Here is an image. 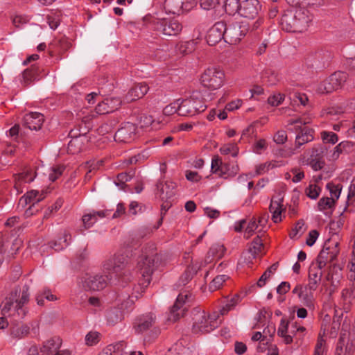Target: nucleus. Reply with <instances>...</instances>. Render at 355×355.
Wrapping results in <instances>:
<instances>
[{
  "instance_id": "nucleus-50",
  "label": "nucleus",
  "mask_w": 355,
  "mask_h": 355,
  "mask_svg": "<svg viewBox=\"0 0 355 355\" xmlns=\"http://www.w3.org/2000/svg\"><path fill=\"white\" fill-rule=\"evenodd\" d=\"M37 73V68L35 66H31V68L24 70L23 72V79L25 83L28 84L30 82L36 80Z\"/></svg>"
},
{
  "instance_id": "nucleus-39",
  "label": "nucleus",
  "mask_w": 355,
  "mask_h": 355,
  "mask_svg": "<svg viewBox=\"0 0 355 355\" xmlns=\"http://www.w3.org/2000/svg\"><path fill=\"white\" fill-rule=\"evenodd\" d=\"M170 256L168 253L157 254V271L164 272L169 268Z\"/></svg>"
},
{
  "instance_id": "nucleus-64",
  "label": "nucleus",
  "mask_w": 355,
  "mask_h": 355,
  "mask_svg": "<svg viewBox=\"0 0 355 355\" xmlns=\"http://www.w3.org/2000/svg\"><path fill=\"white\" fill-rule=\"evenodd\" d=\"M273 141L277 144H283L287 141V134L284 130H278L273 137Z\"/></svg>"
},
{
  "instance_id": "nucleus-15",
  "label": "nucleus",
  "mask_w": 355,
  "mask_h": 355,
  "mask_svg": "<svg viewBox=\"0 0 355 355\" xmlns=\"http://www.w3.org/2000/svg\"><path fill=\"white\" fill-rule=\"evenodd\" d=\"M339 253L338 243L330 245L325 243L316 259V263L320 267H325L328 263H332Z\"/></svg>"
},
{
  "instance_id": "nucleus-16",
  "label": "nucleus",
  "mask_w": 355,
  "mask_h": 355,
  "mask_svg": "<svg viewBox=\"0 0 355 355\" xmlns=\"http://www.w3.org/2000/svg\"><path fill=\"white\" fill-rule=\"evenodd\" d=\"M294 17L296 26V32L302 33L306 31L312 21V16L305 8H294Z\"/></svg>"
},
{
  "instance_id": "nucleus-6",
  "label": "nucleus",
  "mask_w": 355,
  "mask_h": 355,
  "mask_svg": "<svg viewBox=\"0 0 355 355\" xmlns=\"http://www.w3.org/2000/svg\"><path fill=\"white\" fill-rule=\"evenodd\" d=\"M305 331L306 328L298 324L296 322L289 326L288 322L282 320L277 329V335L283 338L286 345H289L293 342L294 338L297 340L302 339L304 336Z\"/></svg>"
},
{
  "instance_id": "nucleus-59",
  "label": "nucleus",
  "mask_w": 355,
  "mask_h": 355,
  "mask_svg": "<svg viewBox=\"0 0 355 355\" xmlns=\"http://www.w3.org/2000/svg\"><path fill=\"white\" fill-rule=\"evenodd\" d=\"M63 166H56L51 168L49 178L51 182L55 181L63 173L64 170Z\"/></svg>"
},
{
  "instance_id": "nucleus-18",
  "label": "nucleus",
  "mask_w": 355,
  "mask_h": 355,
  "mask_svg": "<svg viewBox=\"0 0 355 355\" xmlns=\"http://www.w3.org/2000/svg\"><path fill=\"white\" fill-rule=\"evenodd\" d=\"M347 74L343 71H336L323 82L324 92L330 93L340 88L346 82Z\"/></svg>"
},
{
  "instance_id": "nucleus-11",
  "label": "nucleus",
  "mask_w": 355,
  "mask_h": 355,
  "mask_svg": "<svg viewBox=\"0 0 355 355\" xmlns=\"http://www.w3.org/2000/svg\"><path fill=\"white\" fill-rule=\"evenodd\" d=\"M182 30V24L175 19L157 18V31L164 35L176 36Z\"/></svg>"
},
{
  "instance_id": "nucleus-58",
  "label": "nucleus",
  "mask_w": 355,
  "mask_h": 355,
  "mask_svg": "<svg viewBox=\"0 0 355 355\" xmlns=\"http://www.w3.org/2000/svg\"><path fill=\"white\" fill-rule=\"evenodd\" d=\"M320 191V187L315 184H310L305 191L306 196L311 199H316L319 196Z\"/></svg>"
},
{
  "instance_id": "nucleus-49",
  "label": "nucleus",
  "mask_w": 355,
  "mask_h": 355,
  "mask_svg": "<svg viewBox=\"0 0 355 355\" xmlns=\"http://www.w3.org/2000/svg\"><path fill=\"white\" fill-rule=\"evenodd\" d=\"M37 195L38 191L32 190L20 198L19 204L22 206L28 204H32L33 205L36 202V198L37 197Z\"/></svg>"
},
{
  "instance_id": "nucleus-13",
  "label": "nucleus",
  "mask_w": 355,
  "mask_h": 355,
  "mask_svg": "<svg viewBox=\"0 0 355 355\" xmlns=\"http://www.w3.org/2000/svg\"><path fill=\"white\" fill-rule=\"evenodd\" d=\"M316 289H311L309 285L297 284L293 289L292 293L297 295L301 302L309 309H314L315 298L313 292Z\"/></svg>"
},
{
  "instance_id": "nucleus-36",
  "label": "nucleus",
  "mask_w": 355,
  "mask_h": 355,
  "mask_svg": "<svg viewBox=\"0 0 355 355\" xmlns=\"http://www.w3.org/2000/svg\"><path fill=\"white\" fill-rule=\"evenodd\" d=\"M97 219L92 211L89 214H85L82 217L83 225L79 228L78 232L81 234H84L85 230L92 227L93 225L96 223Z\"/></svg>"
},
{
  "instance_id": "nucleus-42",
  "label": "nucleus",
  "mask_w": 355,
  "mask_h": 355,
  "mask_svg": "<svg viewBox=\"0 0 355 355\" xmlns=\"http://www.w3.org/2000/svg\"><path fill=\"white\" fill-rule=\"evenodd\" d=\"M240 5V0H224L225 10L230 15H234L237 12L239 14Z\"/></svg>"
},
{
  "instance_id": "nucleus-10",
  "label": "nucleus",
  "mask_w": 355,
  "mask_h": 355,
  "mask_svg": "<svg viewBox=\"0 0 355 355\" xmlns=\"http://www.w3.org/2000/svg\"><path fill=\"white\" fill-rule=\"evenodd\" d=\"M207 108L205 103L198 98L184 99L178 106V114L181 116H194L204 112Z\"/></svg>"
},
{
  "instance_id": "nucleus-41",
  "label": "nucleus",
  "mask_w": 355,
  "mask_h": 355,
  "mask_svg": "<svg viewBox=\"0 0 355 355\" xmlns=\"http://www.w3.org/2000/svg\"><path fill=\"white\" fill-rule=\"evenodd\" d=\"M123 319V313L121 309H112L107 312V320L110 324H115Z\"/></svg>"
},
{
  "instance_id": "nucleus-32",
  "label": "nucleus",
  "mask_w": 355,
  "mask_h": 355,
  "mask_svg": "<svg viewBox=\"0 0 355 355\" xmlns=\"http://www.w3.org/2000/svg\"><path fill=\"white\" fill-rule=\"evenodd\" d=\"M227 166L223 164L218 155L213 157L211 164V171L212 173L218 174L223 177L226 174Z\"/></svg>"
},
{
  "instance_id": "nucleus-47",
  "label": "nucleus",
  "mask_w": 355,
  "mask_h": 355,
  "mask_svg": "<svg viewBox=\"0 0 355 355\" xmlns=\"http://www.w3.org/2000/svg\"><path fill=\"white\" fill-rule=\"evenodd\" d=\"M347 207L345 211H353L355 209V182L352 181L349 188L347 200Z\"/></svg>"
},
{
  "instance_id": "nucleus-5",
  "label": "nucleus",
  "mask_w": 355,
  "mask_h": 355,
  "mask_svg": "<svg viewBox=\"0 0 355 355\" xmlns=\"http://www.w3.org/2000/svg\"><path fill=\"white\" fill-rule=\"evenodd\" d=\"M155 254L153 252H145L138 261V269L141 275L139 279V285L144 289L146 288L150 282L151 276L155 270L154 266Z\"/></svg>"
},
{
  "instance_id": "nucleus-45",
  "label": "nucleus",
  "mask_w": 355,
  "mask_h": 355,
  "mask_svg": "<svg viewBox=\"0 0 355 355\" xmlns=\"http://www.w3.org/2000/svg\"><path fill=\"white\" fill-rule=\"evenodd\" d=\"M263 248V244L262 240L259 236H257L251 243L250 247L249 248V252L251 254L253 258H256L257 256L261 253Z\"/></svg>"
},
{
  "instance_id": "nucleus-19",
  "label": "nucleus",
  "mask_w": 355,
  "mask_h": 355,
  "mask_svg": "<svg viewBox=\"0 0 355 355\" xmlns=\"http://www.w3.org/2000/svg\"><path fill=\"white\" fill-rule=\"evenodd\" d=\"M226 24L225 21H220L214 24L209 28L207 35V42L209 45L214 46L219 42L222 39L225 40Z\"/></svg>"
},
{
  "instance_id": "nucleus-9",
  "label": "nucleus",
  "mask_w": 355,
  "mask_h": 355,
  "mask_svg": "<svg viewBox=\"0 0 355 355\" xmlns=\"http://www.w3.org/2000/svg\"><path fill=\"white\" fill-rule=\"evenodd\" d=\"M81 284L86 291H98L105 288L108 284L114 283L110 281L108 275L104 273V275H87L83 278Z\"/></svg>"
},
{
  "instance_id": "nucleus-43",
  "label": "nucleus",
  "mask_w": 355,
  "mask_h": 355,
  "mask_svg": "<svg viewBox=\"0 0 355 355\" xmlns=\"http://www.w3.org/2000/svg\"><path fill=\"white\" fill-rule=\"evenodd\" d=\"M353 144L350 141H345L338 144L335 148L331 155L332 159H337L343 153H347L352 147Z\"/></svg>"
},
{
  "instance_id": "nucleus-14",
  "label": "nucleus",
  "mask_w": 355,
  "mask_h": 355,
  "mask_svg": "<svg viewBox=\"0 0 355 355\" xmlns=\"http://www.w3.org/2000/svg\"><path fill=\"white\" fill-rule=\"evenodd\" d=\"M195 5V0H165L164 9L166 13L180 15L190 10Z\"/></svg>"
},
{
  "instance_id": "nucleus-20",
  "label": "nucleus",
  "mask_w": 355,
  "mask_h": 355,
  "mask_svg": "<svg viewBox=\"0 0 355 355\" xmlns=\"http://www.w3.org/2000/svg\"><path fill=\"white\" fill-rule=\"evenodd\" d=\"M283 202L284 197L281 193L275 195L271 198L269 211L272 214V220L275 223L282 221V213L286 210Z\"/></svg>"
},
{
  "instance_id": "nucleus-1",
  "label": "nucleus",
  "mask_w": 355,
  "mask_h": 355,
  "mask_svg": "<svg viewBox=\"0 0 355 355\" xmlns=\"http://www.w3.org/2000/svg\"><path fill=\"white\" fill-rule=\"evenodd\" d=\"M28 300L29 293L27 286H24L22 289L16 288L10 293L9 297L6 298L5 302L1 305V313L4 315L10 314L12 309H14L19 315L24 316L25 311L23 306L28 302Z\"/></svg>"
},
{
  "instance_id": "nucleus-7",
  "label": "nucleus",
  "mask_w": 355,
  "mask_h": 355,
  "mask_svg": "<svg viewBox=\"0 0 355 355\" xmlns=\"http://www.w3.org/2000/svg\"><path fill=\"white\" fill-rule=\"evenodd\" d=\"M225 73L218 67H209L201 75L200 81L203 86L211 89H217L223 86Z\"/></svg>"
},
{
  "instance_id": "nucleus-21",
  "label": "nucleus",
  "mask_w": 355,
  "mask_h": 355,
  "mask_svg": "<svg viewBox=\"0 0 355 355\" xmlns=\"http://www.w3.org/2000/svg\"><path fill=\"white\" fill-rule=\"evenodd\" d=\"M135 125L132 123L127 122L115 133L114 139L116 141L128 143L135 139Z\"/></svg>"
},
{
  "instance_id": "nucleus-2",
  "label": "nucleus",
  "mask_w": 355,
  "mask_h": 355,
  "mask_svg": "<svg viewBox=\"0 0 355 355\" xmlns=\"http://www.w3.org/2000/svg\"><path fill=\"white\" fill-rule=\"evenodd\" d=\"M127 262V256L118 252L105 261L103 265V272L108 275L110 281L116 284L124 275L123 270Z\"/></svg>"
},
{
  "instance_id": "nucleus-4",
  "label": "nucleus",
  "mask_w": 355,
  "mask_h": 355,
  "mask_svg": "<svg viewBox=\"0 0 355 355\" xmlns=\"http://www.w3.org/2000/svg\"><path fill=\"white\" fill-rule=\"evenodd\" d=\"M310 123V119L299 117L296 119H289L288 126L294 125V130L297 135L295 138V149L300 148L302 145L313 140L314 130L308 127H302V125H306Z\"/></svg>"
},
{
  "instance_id": "nucleus-44",
  "label": "nucleus",
  "mask_w": 355,
  "mask_h": 355,
  "mask_svg": "<svg viewBox=\"0 0 355 355\" xmlns=\"http://www.w3.org/2000/svg\"><path fill=\"white\" fill-rule=\"evenodd\" d=\"M199 267L189 266L180 278V284L186 285L197 273Z\"/></svg>"
},
{
  "instance_id": "nucleus-40",
  "label": "nucleus",
  "mask_w": 355,
  "mask_h": 355,
  "mask_svg": "<svg viewBox=\"0 0 355 355\" xmlns=\"http://www.w3.org/2000/svg\"><path fill=\"white\" fill-rule=\"evenodd\" d=\"M278 266V262H276L270 266L260 277L257 282V286L259 288L263 287L266 284V281L270 279V277L275 272Z\"/></svg>"
},
{
  "instance_id": "nucleus-63",
  "label": "nucleus",
  "mask_w": 355,
  "mask_h": 355,
  "mask_svg": "<svg viewBox=\"0 0 355 355\" xmlns=\"http://www.w3.org/2000/svg\"><path fill=\"white\" fill-rule=\"evenodd\" d=\"M107 104L108 103L106 102L105 99L101 102H98L97 106L95 108V112L98 114H105L112 112Z\"/></svg>"
},
{
  "instance_id": "nucleus-48",
  "label": "nucleus",
  "mask_w": 355,
  "mask_h": 355,
  "mask_svg": "<svg viewBox=\"0 0 355 355\" xmlns=\"http://www.w3.org/2000/svg\"><path fill=\"white\" fill-rule=\"evenodd\" d=\"M84 137V136H81L72 139L68 144V152L71 154L78 153L82 148V139Z\"/></svg>"
},
{
  "instance_id": "nucleus-33",
  "label": "nucleus",
  "mask_w": 355,
  "mask_h": 355,
  "mask_svg": "<svg viewBox=\"0 0 355 355\" xmlns=\"http://www.w3.org/2000/svg\"><path fill=\"white\" fill-rule=\"evenodd\" d=\"M153 318L151 315H143L139 318L135 324V329L137 333H142L150 328L152 324Z\"/></svg>"
},
{
  "instance_id": "nucleus-8",
  "label": "nucleus",
  "mask_w": 355,
  "mask_h": 355,
  "mask_svg": "<svg viewBox=\"0 0 355 355\" xmlns=\"http://www.w3.org/2000/svg\"><path fill=\"white\" fill-rule=\"evenodd\" d=\"M250 28V24L245 21L226 25L225 42L230 44H237L248 33Z\"/></svg>"
},
{
  "instance_id": "nucleus-23",
  "label": "nucleus",
  "mask_w": 355,
  "mask_h": 355,
  "mask_svg": "<svg viewBox=\"0 0 355 355\" xmlns=\"http://www.w3.org/2000/svg\"><path fill=\"white\" fill-rule=\"evenodd\" d=\"M241 297L238 294H235L232 297L225 298L218 305V311H216L217 314L220 315H225L229 313L231 310L234 309L235 306L240 302Z\"/></svg>"
},
{
  "instance_id": "nucleus-62",
  "label": "nucleus",
  "mask_w": 355,
  "mask_h": 355,
  "mask_svg": "<svg viewBox=\"0 0 355 355\" xmlns=\"http://www.w3.org/2000/svg\"><path fill=\"white\" fill-rule=\"evenodd\" d=\"M141 212V205L137 201H132L127 212L128 216H135Z\"/></svg>"
},
{
  "instance_id": "nucleus-27",
  "label": "nucleus",
  "mask_w": 355,
  "mask_h": 355,
  "mask_svg": "<svg viewBox=\"0 0 355 355\" xmlns=\"http://www.w3.org/2000/svg\"><path fill=\"white\" fill-rule=\"evenodd\" d=\"M148 87L144 83L137 84L132 87L125 97L127 103L143 97L148 92Z\"/></svg>"
},
{
  "instance_id": "nucleus-29",
  "label": "nucleus",
  "mask_w": 355,
  "mask_h": 355,
  "mask_svg": "<svg viewBox=\"0 0 355 355\" xmlns=\"http://www.w3.org/2000/svg\"><path fill=\"white\" fill-rule=\"evenodd\" d=\"M71 239L70 233L64 230L61 232L60 237L54 242H52L50 247L53 248L55 251H60L69 245Z\"/></svg>"
},
{
  "instance_id": "nucleus-35",
  "label": "nucleus",
  "mask_w": 355,
  "mask_h": 355,
  "mask_svg": "<svg viewBox=\"0 0 355 355\" xmlns=\"http://www.w3.org/2000/svg\"><path fill=\"white\" fill-rule=\"evenodd\" d=\"M175 184L171 182H166L160 188L161 198L162 200H169L175 196Z\"/></svg>"
},
{
  "instance_id": "nucleus-54",
  "label": "nucleus",
  "mask_w": 355,
  "mask_h": 355,
  "mask_svg": "<svg viewBox=\"0 0 355 355\" xmlns=\"http://www.w3.org/2000/svg\"><path fill=\"white\" fill-rule=\"evenodd\" d=\"M220 152L223 155L231 154L232 157H236L239 153V148L235 144H228L224 145L220 148Z\"/></svg>"
},
{
  "instance_id": "nucleus-3",
  "label": "nucleus",
  "mask_w": 355,
  "mask_h": 355,
  "mask_svg": "<svg viewBox=\"0 0 355 355\" xmlns=\"http://www.w3.org/2000/svg\"><path fill=\"white\" fill-rule=\"evenodd\" d=\"M216 312L207 314L205 311L198 310L194 313L192 331L195 334L209 333L216 328L220 322Z\"/></svg>"
},
{
  "instance_id": "nucleus-60",
  "label": "nucleus",
  "mask_w": 355,
  "mask_h": 355,
  "mask_svg": "<svg viewBox=\"0 0 355 355\" xmlns=\"http://www.w3.org/2000/svg\"><path fill=\"white\" fill-rule=\"evenodd\" d=\"M334 200L331 198H322L320 199L318 205V208L320 211L325 210L327 209L331 208L332 206L334 205Z\"/></svg>"
},
{
  "instance_id": "nucleus-56",
  "label": "nucleus",
  "mask_w": 355,
  "mask_h": 355,
  "mask_svg": "<svg viewBox=\"0 0 355 355\" xmlns=\"http://www.w3.org/2000/svg\"><path fill=\"white\" fill-rule=\"evenodd\" d=\"M327 189L329 191L331 198L337 200L340 194L342 186L339 184H335L333 182H329L327 184Z\"/></svg>"
},
{
  "instance_id": "nucleus-52",
  "label": "nucleus",
  "mask_w": 355,
  "mask_h": 355,
  "mask_svg": "<svg viewBox=\"0 0 355 355\" xmlns=\"http://www.w3.org/2000/svg\"><path fill=\"white\" fill-rule=\"evenodd\" d=\"M327 150L324 146H314L311 150V153L309 159H324V156Z\"/></svg>"
},
{
  "instance_id": "nucleus-26",
  "label": "nucleus",
  "mask_w": 355,
  "mask_h": 355,
  "mask_svg": "<svg viewBox=\"0 0 355 355\" xmlns=\"http://www.w3.org/2000/svg\"><path fill=\"white\" fill-rule=\"evenodd\" d=\"M282 28L287 32H296V26L294 17V8L287 10L280 19Z\"/></svg>"
},
{
  "instance_id": "nucleus-12",
  "label": "nucleus",
  "mask_w": 355,
  "mask_h": 355,
  "mask_svg": "<svg viewBox=\"0 0 355 355\" xmlns=\"http://www.w3.org/2000/svg\"><path fill=\"white\" fill-rule=\"evenodd\" d=\"M191 295L188 293H180L178 296L175 302L171 308L167 320L171 322H175L182 318L187 311V300Z\"/></svg>"
},
{
  "instance_id": "nucleus-61",
  "label": "nucleus",
  "mask_w": 355,
  "mask_h": 355,
  "mask_svg": "<svg viewBox=\"0 0 355 355\" xmlns=\"http://www.w3.org/2000/svg\"><path fill=\"white\" fill-rule=\"evenodd\" d=\"M268 144L264 139L257 140L253 145V152L257 154H261L263 150H266Z\"/></svg>"
},
{
  "instance_id": "nucleus-55",
  "label": "nucleus",
  "mask_w": 355,
  "mask_h": 355,
  "mask_svg": "<svg viewBox=\"0 0 355 355\" xmlns=\"http://www.w3.org/2000/svg\"><path fill=\"white\" fill-rule=\"evenodd\" d=\"M101 339V334L97 331H89L85 336V344L87 346H93L96 345Z\"/></svg>"
},
{
  "instance_id": "nucleus-25",
  "label": "nucleus",
  "mask_w": 355,
  "mask_h": 355,
  "mask_svg": "<svg viewBox=\"0 0 355 355\" xmlns=\"http://www.w3.org/2000/svg\"><path fill=\"white\" fill-rule=\"evenodd\" d=\"M35 178V172L33 168H26L22 173H19L15 176V189L17 193H21L23 191L21 189L22 182L28 183L32 182Z\"/></svg>"
},
{
  "instance_id": "nucleus-22",
  "label": "nucleus",
  "mask_w": 355,
  "mask_h": 355,
  "mask_svg": "<svg viewBox=\"0 0 355 355\" xmlns=\"http://www.w3.org/2000/svg\"><path fill=\"white\" fill-rule=\"evenodd\" d=\"M43 122L44 116L39 112H31L24 117V125L30 130H37L40 129Z\"/></svg>"
},
{
  "instance_id": "nucleus-17",
  "label": "nucleus",
  "mask_w": 355,
  "mask_h": 355,
  "mask_svg": "<svg viewBox=\"0 0 355 355\" xmlns=\"http://www.w3.org/2000/svg\"><path fill=\"white\" fill-rule=\"evenodd\" d=\"M261 9V5L258 0H244L241 1L239 15L245 18L254 19Z\"/></svg>"
},
{
  "instance_id": "nucleus-57",
  "label": "nucleus",
  "mask_w": 355,
  "mask_h": 355,
  "mask_svg": "<svg viewBox=\"0 0 355 355\" xmlns=\"http://www.w3.org/2000/svg\"><path fill=\"white\" fill-rule=\"evenodd\" d=\"M321 137L324 142L335 144L338 140V135L333 132L323 131L321 132Z\"/></svg>"
},
{
  "instance_id": "nucleus-24",
  "label": "nucleus",
  "mask_w": 355,
  "mask_h": 355,
  "mask_svg": "<svg viewBox=\"0 0 355 355\" xmlns=\"http://www.w3.org/2000/svg\"><path fill=\"white\" fill-rule=\"evenodd\" d=\"M323 268L316 263H312L309 268V285L311 289H317L318 283L321 281Z\"/></svg>"
},
{
  "instance_id": "nucleus-38",
  "label": "nucleus",
  "mask_w": 355,
  "mask_h": 355,
  "mask_svg": "<svg viewBox=\"0 0 355 355\" xmlns=\"http://www.w3.org/2000/svg\"><path fill=\"white\" fill-rule=\"evenodd\" d=\"M342 299L345 309H349L355 300V288H345L342 291Z\"/></svg>"
},
{
  "instance_id": "nucleus-51",
  "label": "nucleus",
  "mask_w": 355,
  "mask_h": 355,
  "mask_svg": "<svg viewBox=\"0 0 355 355\" xmlns=\"http://www.w3.org/2000/svg\"><path fill=\"white\" fill-rule=\"evenodd\" d=\"M193 51V44L189 42H180L176 45V51L178 55H185Z\"/></svg>"
},
{
  "instance_id": "nucleus-46",
  "label": "nucleus",
  "mask_w": 355,
  "mask_h": 355,
  "mask_svg": "<svg viewBox=\"0 0 355 355\" xmlns=\"http://www.w3.org/2000/svg\"><path fill=\"white\" fill-rule=\"evenodd\" d=\"M278 162L277 161H270L265 163L260 164L257 166H256V174L258 175H263L267 172H268L270 170L273 169L276 167H277Z\"/></svg>"
},
{
  "instance_id": "nucleus-37",
  "label": "nucleus",
  "mask_w": 355,
  "mask_h": 355,
  "mask_svg": "<svg viewBox=\"0 0 355 355\" xmlns=\"http://www.w3.org/2000/svg\"><path fill=\"white\" fill-rule=\"evenodd\" d=\"M261 79L263 83L268 85H274L279 80L277 73L271 69H266L263 71Z\"/></svg>"
},
{
  "instance_id": "nucleus-30",
  "label": "nucleus",
  "mask_w": 355,
  "mask_h": 355,
  "mask_svg": "<svg viewBox=\"0 0 355 355\" xmlns=\"http://www.w3.org/2000/svg\"><path fill=\"white\" fill-rule=\"evenodd\" d=\"M113 355H143L140 352L127 350V345L124 341H120L109 345Z\"/></svg>"
},
{
  "instance_id": "nucleus-31",
  "label": "nucleus",
  "mask_w": 355,
  "mask_h": 355,
  "mask_svg": "<svg viewBox=\"0 0 355 355\" xmlns=\"http://www.w3.org/2000/svg\"><path fill=\"white\" fill-rule=\"evenodd\" d=\"M30 331V327L25 324H16L10 329V336L14 338L21 339L26 337Z\"/></svg>"
},
{
  "instance_id": "nucleus-53",
  "label": "nucleus",
  "mask_w": 355,
  "mask_h": 355,
  "mask_svg": "<svg viewBox=\"0 0 355 355\" xmlns=\"http://www.w3.org/2000/svg\"><path fill=\"white\" fill-rule=\"evenodd\" d=\"M227 279L228 277L225 275L216 276L209 284V290L214 291L219 289Z\"/></svg>"
},
{
  "instance_id": "nucleus-28",
  "label": "nucleus",
  "mask_w": 355,
  "mask_h": 355,
  "mask_svg": "<svg viewBox=\"0 0 355 355\" xmlns=\"http://www.w3.org/2000/svg\"><path fill=\"white\" fill-rule=\"evenodd\" d=\"M61 346V340L59 338H53L46 340L40 349L42 355H54L58 352Z\"/></svg>"
},
{
  "instance_id": "nucleus-34",
  "label": "nucleus",
  "mask_w": 355,
  "mask_h": 355,
  "mask_svg": "<svg viewBox=\"0 0 355 355\" xmlns=\"http://www.w3.org/2000/svg\"><path fill=\"white\" fill-rule=\"evenodd\" d=\"M225 250V248L223 245L220 243L213 244L207 252L205 261H211V260H209L210 257L218 259H221L224 255Z\"/></svg>"
}]
</instances>
